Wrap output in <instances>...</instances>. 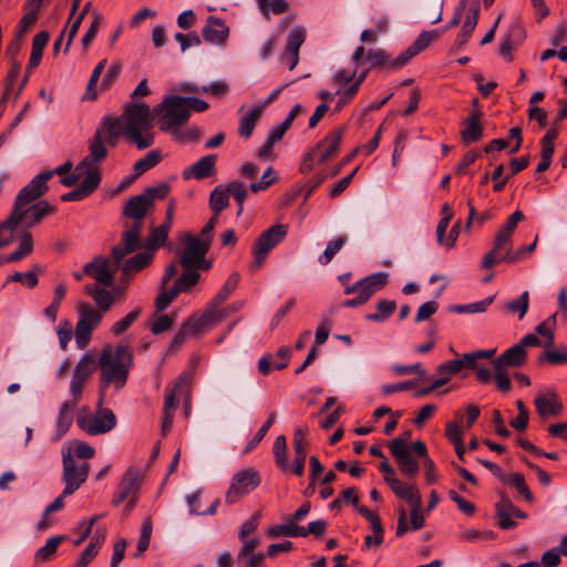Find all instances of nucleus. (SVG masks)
Returning <instances> with one entry per match:
<instances>
[{"label":"nucleus","instance_id":"nucleus-1","mask_svg":"<svg viewBox=\"0 0 567 567\" xmlns=\"http://www.w3.org/2000/svg\"><path fill=\"white\" fill-rule=\"evenodd\" d=\"M133 365V353L125 343L106 346L102 349L97 359L100 370V405L103 404L107 389L118 391L127 382L130 370Z\"/></svg>","mask_w":567,"mask_h":567},{"label":"nucleus","instance_id":"nucleus-2","mask_svg":"<svg viewBox=\"0 0 567 567\" xmlns=\"http://www.w3.org/2000/svg\"><path fill=\"white\" fill-rule=\"evenodd\" d=\"M53 208L47 200L32 205H13L8 218L0 223V247L8 246L13 239V233L21 227L27 229L38 225Z\"/></svg>","mask_w":567,"mask_h":567},{"label":"nucleus","instance_id":"nucleus-3","mask_svg":"<svg viewBox=\"0 0 567 567\" xmlns=\"http://www.w3.org/2000/svg\"><path fill=\"white\" fill-rule=\"evenodd\" d=\"M154 117L156 115H154L153 109H150L146 103L128 104L122 114L124 134L138 150H145L154 143L152 133Z\"/></svg>","mask_w":567,"mask_h":567},{"label":"nucleus","instance_id":"nucleus-4","mask_svg":"<svg viewBox=\"0 0 567 567\" xmlns=\"http://www.w3.org/2000/svg\"><path fill=\"white\" fill-rule=\"evenodd\" d=\"M523 219L520 210L508 216L505 225L496 234L494 248L484 256L482 268L489 269L499 262L514 264L520 260V251L511 252V243L518 223Z\"/></svg>","mask_w":567,"mask_h":567},{"label":"nucleus","instance_id":"nucleus-5","mask_svg":"<svg viewBox=\"0 0 567 567\" xmlns=\"http://www.w3.org/2000/svg\"><path fill=\"white\" fill-rule=\"evenodd\" d=\"M153 113L158 117V127L163 132L173 131L175 126L184 125L190 117L187 111L185 96L167 95L153 107Z\"/></svg>","mask_w":567,"mask_h":567},{"label":"nucleus","instance_id":"nucleus-6","mask_svg":"<svg viewBox=\"0 0 567 567\" xmlns=\"http://www.w3.org/2000/svg\"><path fill=\"white\" fill-rule=\"evenodd\" d=\"M168 192L169 186L165 183L147 187L142 194L132 196L127 200L123 207V215L142 227L144 217L154 208V202L165 198Z\"/></svg>","mask_w":567,"mask_h":567},{"label":"nucleus","instance_id":"nucleus-7","mask_svg":"<svg viewBox=\"0 0 567 567\" xmlns=\"http://www.w3.org/2000/svg\"><path fill=\"white\" fill-rule=\"evenodd\" d=\"M389 449L400 471L406 476L414 477L419 472V463L413 458L412 453L420 457L426 456L425 444L416 441L409 445L401 437H395L390 442Z\"/></svg>","mask_w":567,"mask_h":567},{"label":"nucleus","instance_id":"nucleus-8","mask_svg":"<svg viewBox=\"0 0 567 567\" xmlns=\"http://www.w3.org/2000/svg\"><path fill=\"white\" fill-rule=\"evenodd\" d=\"M78 426L89 435H101L110 432L116 425L115 414L110 409L99 410L93 414L89 406H82L76 413Z\"/></svg>","mask_w":567,"mask_h":567},{"label":"nucleus","instance_id":"nucleus-9","mask_svg":"<svg viewBox=\"0 0 567 567\" xmlns=\"http://www.w3.org/2000/svg\"><path fill=\"white\" fill-rule=\"evenodd\" d=\"M184 248L178 251L179 265L182 267H199L202 270H208L212 264L206 259L210 248L207 241L186 233L182 239Z\"/></svg>","mask_w":567,"mask_h":567},{"label":"nucleus","instance_id":"nucleus-10","mask_svg":"<svg viewBox=\"0 0 567 567\" xmlns=\"http://www.w3.org/2000/svg\"><path fill=\"white\" fill-rule=\"evenodd\" d=\"M288 227L286 225H274L262 231L252 248L254 260L250 264V271H257L265 260L269 251L280 244L287 236Z\"/></svg>","mask_w":567,"mask_h":567},{"label":"nucleus","instance_id":"nucleus-11","mask_svg":"<svg viewBox=\"0 0 567 567\" xmlns=\"http://www.w3.org/2000/svg\"><path fill=\"white\" fill-rule=\"evenodd\" d=\"M183 268L184 272L171 288L159 290L154 302L157 312L164 311L181 292L189 291L198 282V270H202L199 267Z\"/></svg>","mask_w":567,"mask_h":567},{"label":"nucleus","instance_id":"nucleus-12","mask_svg":"<svg viewBox=\"0 0 567 567\" xmlns=\"http://www.w3.org/2000/svg\"><path fill=\"white\" fill-rule=\"evenodd\" d=\"M62 465L63 495H72L87 480L90 464L73 460L71 454H62Z\"/></svg>","mask_w":567,"mask_h":567},{"label":"nucleus","instance_id":"nucleus-13","mask_svg":"<svg viewBox=\"0 0 567 567\" xmlns=\"http://www.w3.org/2000/svg\"><path fill=\"white\" fill-rule=\"evenodd\" d=\"M260 484V476L255 468H245L237 472L233 478L231 484L226 492L225 501L228 504H234L244 495L254 491Z\"/></svg>","mask_w":567,"mask_h":567},{"label":"nucleus","instance_id":"nucleus-14","mask_svg":"<svg viewBox=\"0 0 567 567\" xmlns=\"http://www.w3.org/2000/svg\"><path fill=\"white\" fill-rule=\"evenodd\" d=\"M121 267V261L113 255L110 257H96L83 267V274L92 277L100 285L111 287L114 282V275Z\"/></svg>","mask_w":567,"mask_h":567},{"label":"nucleus","instance_id":"nucleus-15","mask_svg":"<svg viewBox=\"0 0 567 567\" xmlns=\"http://www.w3.org/2000/svg\"><path fill=\"white\" fill-rule=\"evenodd\" d=\"M144 478L143 471L137 466H130L123 474L117 489L113 495L112 504L118 506L127 497L138 496L140 487Z\"/></svg>","mask_w":567,"mask_h":567},{"label":"nucleus","instance_id":"nucleus-16","mask_svg":"<svg viewBox=\"0 0 567 567\" xmlns=\"http://www.w3.org/2000/svg\"><path fill=\"white\" fill-rule=\"evenodd\" d=\"M105 142L106 140L104 138L103 131L97 130L89 141V155L80 162L79 169L87 168L89 174L94 172L101 176L99 163L107 156Z\"/></svg>","mask_w":567,"mask_h":567},{"label":"nucleus","instance_id":"nucleus-17","mask_svg":"<svg viewBox=\"0 0 567 567\" xmlns=\"http://www.w3.org/2000/svg\"><path fill=\"white\" fill-rule=\"evenodd\" d=\"M441 32L437 30L423 31L419 34L412 45L406 48L389 64L392 70H399L404 66L413 56L425 50L432 41L440 37Z\"/></svg>","mask_w":567,"mask_h":567},{"label":"nucleus","instance_id":"nucleus-18","mask_svg":"<svg viewBox=\"0 0 567 567\" xmlns=\"http://www.w3.org/2000/svg\"><path fill=\"white\" fill-rule=\"evenodd\" d=\"M125 227L126 229L122 234L120 244L114 246L112 249L113 257L121 262L127 255L136 251L142 247V227H140L138 224H132V226Z\"/></svg>","mask_w":567,"mask_h":567},{"label":"nucleus","instance_id":"nucleus-19","mask_svg":"<svg viewBox=\"0 0 567 567\" xmlns=\"http://www.w3.org/2000/svg\"><path fill=\"white\" fill-rule=\"evenodd\" d=\"M52 177V173H40L35 175L17 195L13 205H32L34 200L41 197L47 190V182Z\"/></svg>","mask_w":567,"mask_h":567},{"label":"nucleus","instance_id":"nucleus-20","mask_svg":"<svg viewBox=\"0 0 567 567\" xmlns=\"http://www.w3.org/2000/svg\"><path fill=\"white\" fill-rule=\"evenodd\" d=\"M344 128L339 127L328 134L322 141H320L317 144V147L315 151H312L308 156L309 161L317 162L318 164H321L332 157L339 150L342 135H343Z\"/></svg>","mask_w":567,"mask_h":567},{"label":"nucleus","instance_id":"nucleus-21","mask_svg":"<svg viewBox=\"0 0 567 567\" xmlns=\"http://www.w3.org/2000/svg\"><path fill=\"white\" fill-rule=\"evenodd\" d=\"M202 37L207 43L224 47L229 37V27L225 20L209 16L202 28Z\"/></svg>","mask_w":567,"mask_h":567},{"label":"nucleus","instance_id":"nucleus-22","mask_svg":"<svg viewBox=\"0 0 567 567\" xmlns=\"http://www.w3.org/2000/svg\"><path fill=\"white\" fill-rule=\"evenodd\" d=\"M496 516L498 518V526L502 529H511L516 526V523L512 519L513 517L519 519H526L527 514L516 507L512 501L507 497H502L495 505Z\"/></svg>","mask_w":567,"mask_h":567},{"label":"nucleus","instance_id":"nucleus-23","mask_svg":"<svg viewBox=\"0 0 567 567\" xmlns=\"http://www.w3.org/2000/svg\"><path fill=\"white\" fill-rule=\"evenodd\" d=\"M536 411L540 417L546 419L557 416L563 411V404L559 402L555 391L547 390L536 396L535 401Z\"/></svg>","mask_w":567,"mask_h":567},{"label":"nucleus","instance_id":"nucleus-24","mask_svg":"<svg viewBox=\"0 0 567 567\" xmlns=\"http://www.w3.org/2000/svg\"><path fill=\"white\" fill-rule=\"evenodd\" d=\"M101 176L92 172L87 174L78 185V187L61 196L63 202L82 200L90 196L100 185Z\"/></svg>","mask_w":567,"mask_h":567},{"label":"nucleus","instance_id":"nucleus-25","mask_svg":"<svg viewBox=\"0 0 567 567\" xmlns=\"http://www.w3.org/2000/svg\"><path fill=\"white\" fill-rule=\"evenodd\" d=\"M527 360L526 350L519 343L514 344L492 361L493 368H518Z\"/></svg>","mask_w":567,"mask_h":567},{"label":"nucleus","instance_id":"nucleus-26","mask_svg":"<svg viewBox=\"0 0 567 567\" xmlns=\"http://www.w3.org/2000/svg\"><path fill=\"white\" fill-rule=\"evenodd\" d=\"M480 18V7L477 3H472L465 13L464 21L460 33L454 41V48L461 49L467 43L474 29L477 25Z\"/></svg>","mask_w":567,"mask_h":567},{"label":"nucleus","instance_id":"nucleus-27","mask_svg":"<svg viewBox=\"0 0 567 567\" xmlns=\"http://www.w3.org/2000/svg\"><path fill=\"white\" fill-rule=\"evenodd\" d=\"M17 238L20 240L17 249L6 257L0 256V266L6 262H16L22 260L33 252V238L30 230L20 229Z\"/></svg>","mask_w":567,"mask_h":567},{"label":"nucleus","instance_id":"nucleus-28","mask_svg":"<svg viewBox=\"0 0 567 567\" xmlns=\"http://www.w3.org/2000/svg\"><path fill=\"white\" fill-rule=\"evenodd\" d=\"M388 280V274L385 272H375L364 277L363 279L357 281V295L360 296L365 302L374 295L377 291L381 290Z\"/></svg>","mask_w":567,"mask_h":567},{"label":"nucleus","instance_id":"nucleus-29","mask_svg":"<svg viewBox=\"0 0 567 567\" xmlns=\"http://www.w3.org/2000/svg\"><path fill=\"white\" fill-rule=\"evenodd\" d=\"M384 481L392 492L399 498L405 501L410 506H416L421 503L420 492L414 485L404 484L399 478L392 476H384Z\"/></svg>","mask_w":567,"mask_h":567},{"label":"nucleus","instance_id":"nucleus-30","mask_svg":"<svg viewBox=\"0 0 567 567\" xmlns=\"http://www.w3.org/2000/svg\"><path fill=\"white\" fill-rule=\"evenodd\" d=\"M525 38V31L518 23H513L508 28L507 33L501 39L499 53L502 56L512 61V51Z\"/></svg>","mask_w":567,"mask_h":567},{"label":"nucleus","instance_id":"nucleus-31","mask_svg":"<svg viewBox=\"0 0 567 567\" xmlns=\"http://www.w3.org/2000/svg\"><path fill=\"white\" fill-rule=\"evenodd\" d=\"M187 374L179 375V378L173 384L166 386L163 411L173 412L177 406L181 395L187 390Z\"/></svg>","mask_w":567,"mask_h":567},{"label":"nucleus","instance_id":"nucleus-32","mask_svg":"<svg viewBox=\"0 0 567 567\" xmlns=\"http://www.w3.org/2000/svg\"><path fill=\"white\" fill-rule=\"evenodd\" d=\"M482 112L472 110L465 120V128L461 132L462 141L471 144L478 141L483 135V126L481 124Z\"/></svg>","mask_w":567,"mask_h":567},{"label":"nucleus","instance_id":"nucleus-33","mask_svg":"<svg viewBox=\"0 0 567 567\" xmlns=\"http://www.w3.org/2000/svg\"><path fill=\"white\" fill-rule=\"evenodd\" d=\"M76 405L74 401H65L61 404L55 421V440L62 439L71 427Z\"/></svg>","mask_w":567,"mask_h":567},{"label":"nucleus","instance_id":"nucleus-34","mask_svg":"<svg viewBox=\"0 0 567 567\" xmlns=\"http://www.w3.org/2000/svg\"><path fill=\"white\" fill-rule=\"evenodd\" d=\"M215 155H206L202 157L199 161L187 167L184 172L185 178H195V179H204L209 177L215 172Z\"/></svg>","mask_w":567,"mask_h":567},{"label":"nucleus","instance_id":"nucleus-35","mask_svg":"<svg viewBox=\"0 0 567 567\" xmlns=\"http://www.w3.org/2000/svg\"><path fill=\"white\" fill-rule=\"evenodd\" d=\"M153 259V252L146 250L134 255L124 262H121L123 280L144 269Z\"/></svg>","mask_w":567,"mask_h":567},{"label":"nucleus","instance_id":"nucleus-36","mask_svg":"<svg viewBox=\"0 0 567 567\" xmlns=\"http://www.w3.org/2000/svg\"><path fill=\"white\" fill-rule=\"evenodd\" d=\"M364 48L362 45L358 47L352 54V63L354 64L352 70L340 69L333 75V81L340 86L343 87L347 84L354 82V78L358 72V64L364 56Z\"/></svg>","mask_w":567,"mask_h":567},{"label":"nucleus","instance_id":"nucleus-37","mask_svg":"<svg viewBox=\"0 0 567 567\" xmlns=\"http://www.w3.org/2000/svg\"><path fill=\"white\" fill-rule=\"evenodd\" d=\"M85 291L96 303V310L101 311L102 313L107 312L114 303L113 293L97 285L86 286Z\"/></svg>","mask_w":567,"mask_h":567},{"label":"nucleus","instance_id":"nucleus-38","mask_svg":"<svg viewBox=\"0 0 567 567\" xmlns=\"http://www.w3.org/2000/svg\"><path fill=\"white\" fill-rule=\"evenodd\" d=\"M264 111V105L255 106L245 114L239 122L238 133L244 138H249Z\"/></svg>","mask_w":567,"mask_h":567},{"label":"nucleus","instance_id":"nucleus-39","mask_svg":"<svg viewBox=\"0 0 567 567\" xmlns=\"http://www.w3.org/2000/svg\"><path fill=\"white\" fill-rule=\"evenodd\" d=\"M49 41V34L44 31L39 32L34 35L32 41V51L28 63V71L32 72L34 68H37L42 59L43 49Z\"/></svg>","mask_w":567,"mask_h":567},{"label":"nucleus","instance_id":"nucleus-40","mask_svg":"<svg viewBox=\"0 0 567 567\" xmlns=\"http://www.w3.org/2000/svg\"><path fill=\"white\" fill-rule=\"evenodd\" d=\"M41 265L35 264L32 269L27 272H13L7 277L6 284L9 281L21 282L28 288H34L39 284L38 274H43Z\"/></svg>","mask_w":567,"mask_h":567},{"label":"nucleus","instance_id":"nucleus-41","mask_svg":"<svg viewBox=\"0 0 567 567\" xmlns=\"http://www.w3.org/2000/svg\"><path fill=\"white\" fill-rule=\"evenodd\" d=\"M396 309V302L389 299H380L377 302V312L368 313L365 319L373 322H384L393 315Z\"/></svg>","mask_w":567,"mask_h":567},{"label":"nucleus","instance_id":"nucleus-42","mask_svg":"<svg viewBox=\"0 0 567 567\" xmlns=\"http://www.w3.org/2000/svg\"><path fill=\"white\" fill-rule=\"evenodd\" d=\"M62 454H71L72 458L78 462H87V460L94 457L95 450L85 442L74 441L66 451H62Z\"/></svg>","mask_w":567,"mask_h":567},{"label":"nucleus","instance_id":"nucleus-43","mask_svg":"<svg viewBox=\"0 0 567 567\" xmlns=\"http://www.w3.org/2000/svg\"><path fill=\"white\" fill-rule=\"evenodd\" d=\"M468 359L462 355L458 359L445 361L436 368V373L437 375H446L450 381L454 374H457L463 369H468Z\"/></svg>","mask_w":567,"mask_h":567},{"label":"nucleus","instance_id":"nucleus-44","mask_svg":"<svg viewBox=\"0 0 567 567\" xmlns=\"http://www.w3.org/2000/svg\"><path fill=\"white\" fill-rule=\"evenodd\" d=\"M65 539V536H54L47 540L45 545L40 547L35 555V563H45L53 558L59 545Z\"/></svg>","mask_w":567,"mask_h":567},{"label":"nucleus","instance_id":"nucleus-45","mask_svg":"<svg viewBox=\"0 0 567 567\" xmlns=\"http://www.w3.org/2000/svg\"><path fill=\"white\" fill-rule=\"evenodd\" d=\"M104 533L94 536L89 546L83 550L74 567H86L97 555L101 544L104 542Z\"/></svg>","mask_w":567,"mask_h":567},{"label":"nucleus","instance_id":"nucleus-46","mask_svg":"<svg viewBox=\"0 0 567 567\" xmlns=\"http://www.w3.org/2000/svg\"><path fill=\"white\" fill-rule=\"evenodd\" d=\"M23 9H24V14L18 24L17 35H19V37H22V34L25 33L28 31V29L37 22L38 13H39L41 7L25 2L23 6Z\"/></svg>","mask_w":567,"mask_h":567},{"label":"nucleus","instance_id":"nucleus-47","mask_svg":"<svg viewBox=\"0 0 567 567\" xmlns=\"http://www.w3.org/2000/svg\"><path fill=\"white\" fill-rule=\"evenodd\" d=\"M166 133H169L171 136L182 143H188L193 141H197L200 136V130L199 127L193 125V126H175L173 131H167Z\"/></svg>","mask_w":567,"mask_h":567},{"label":"nucleus","instance_id":"nucleus-48","mask_svg":"<svg viewBox=\"0 0 567 567\" xmlns=\"http://www.w3.org/2000/svg\"><path fill=\"white\" fill-rule=\"evenodd\" d=\"M503 482L513 486L528 503H532L534 501V496L530 489L528 488L523 474L518 472L512 473L509 475H506Z\"/></svg>","mask_w":567,"mask_h":567},{"label":"nucleus","instance_id":"nucleus-49","mask_svg":"<svg viewBox=\"0 0 567 567\" xmlns=\"http://www.w3.org/2000/svg\"><path fill=\"white\" fill-rule=\"evenodd\" d=\"M272 452L276 465L281 471H288L289 463L287 460V439L285 435L277 436L274 443Z\"/></svg>","mask_w":567,"mask_h":567},{"label":"nucleus","instance_id":"nucleus-50","mask_svg":"<svg viewBox=\"0 0 567 567\" xmlns=\"http://www.w3.org/2000/svg\"><path fill=\"white\" fill-rule=\"evenodd\" d=\"M79 321L84 322L86 326H90V328L94 330L101 322L104 313L86 303H81L79 306Z\"/></svg>","mask_w":567,"mask_h":567},{"label":"nucleus","instance_id":"nucleus-51","mask_svg":"<svg viewBox=\"0 0 567 567\" xmlns=\"http://www.w3.org/2000/svg\"><path fill=\"white\" fill-rule=\"evenodd\" d=\"M240 276L238 272H233L216 296L210 300L214 305H221L237 288Z\"/></svg>","mask_w":567,"mask_h":567},{"label":"nucleus","instance_id":"nucleus-52","mask_svg":"<svg viewBox=\"0 0 567 567\" xmlns=\"http://www.w3.org/2000/svg\"><path fill=\"white\" fill-rule=\"evenodd\" d=\"M302 534L303 530L300 528V526H297L290 519H287L285 524L276 525L268 529V535L270 537H300Z\"/></svg>","mask_w":567,"mask_h":567},{"label":"nucleus","instance_id":"nucleus-53","mask_svg":"<svg viewBox=\"0 0 567 567\" xmlns=\"http://www.w3.org/2000/svg\"><path fill=\"white\" fill-rule=\"evenodd\" d=\"M529 307V293L525 290L517 299L509 300L505 303V309L511 313H516L518 319L522 320Z\"/></svg>","mask_w":567,"mask_h":567},{"label":"nucleus","instance_id":"nucleus-54","mask_svg":"<svg viewBox=\"0 0 567 567\" xmlns=\"http://www.w3.org/2000/svg\"><path fill=\"white\" fill-rule=\"evenodd\" d=\"M348 240L347 236H339L338 238L330 240L322 255L319 256L318 261L320 265H328L333 257L342 249Z\"/></svg>","mask_w":567,"mask_h":567},{"label":"nucleus","instance_id":"nucleus-55","mask_svg":"<svg viewBox=\"0 0 567 567\" xmlns=\"http://www.w3.org/2000/svg\"><path fill=\"white\" fill-rule=\"evenodd\" d=\"M494 301V296H489L481 301L467 303V305H456L451 308V310L455 313H482L485 312L488 306Z\"/></svg>","mask_w":567,"mask_h":567},{"label":"nucleus","instance_id":"nucleus-56","mask_svg":"<svg viewBox=\"0 0 567 567\" xmlns=\"http://www.w3.org/2000/svg\"><path fill=\"white\" fill-rule=\"evenodd\" d=\"M229 197L226 189H223L221 186H217L212 193L209 197V206L213 210V215L218 217L219 213L224 210L228 206Z\"/></svg>","mask_w":567,"mask_h":567},{"label":"nucleus","instance_id":"nucleus-57","mask_svg":"<svg viewBox=\"0 0 567 567\" xmlns=\"http://www.w3.org/2000/svg\"><path fill=\"white\" fill-rule=\"evenodd\" d=\"M96 367L95 360L91 354L83 355L74 368L73 375L87 382Z\"/></svg>","mask_w":567,"mask_h":567},{"label":"nucleus","instance_id":"nucleus-58","mask_svg":"<svg viewBox=\"0 0 567 567\" xmlns=\"http://www.w3.org/2000/svg\"><path fill=\"white\" fill-rule=\"evenodd\" d=\"M103 128L106 130V143L111 145L116 144L117 137L124 133V123L122 116L120 118H105L103 122Z\"/></svg>","mask_w":567,"mask_h":567},{"label":"nucleus","instance_id":"nucleus-59","mask_svg":"<svg viewBox=\"0 0 567 567\" xmlns=\"http://www.w3.org/2000/svg\"><path fill=\"white\" fill-rule=\"evenodd\" d=\"M169 231V221L163 223L158 227H154L151 229L150 236L146 241V246L148 249H155L159 245L164 244L167 239V235Z\"/></svg>","mask_w":567,"mask_h":567},{"label":"nucleus","instance_id":"nucleus-60","mask_svg":"<svg viewBox=\"0 0 567 567\" xmlns=\"http://www.w3.org/2000/svg\"><path fill=\"white\" fill-rule=\"evenodd\" d=\"M306 40V29L302 25L295 27L287 37L286 50L299 53L300 47Z\"/></svg>","mask_w":567,"mask_h":567},{"label":"nucleus","instance_id":"nucleus-61","mask_svg":"<svg viewBox=\"0 0 567 567\" xmlns=\"http://www.w3.org/2000/svg\"><path fill=\"white\" fill-rule=\"evenodd\" d=\"M258 7L264 16L268 17L269 13L281 14L289 8L286 0H256Z\"/></svg>","mask_w":567,"mask_h":567},{"label":"nucleus","instance_id":"nucleus-62","mask_svg":"<svg viewBox=\"0 0 567 567\" xmlns=\"http://www.w3.org/2000/svg\"><path fill=\"white\" fill-rule=\"evenodd\" d=\"M161 162V153L158 151H151L143 158L134 164V171L137 176L153 168Z\"/></svg>","mask_w":567,"mask_h":567},{"label":"nucleus","instance_id":"nucleus-63","mask_svg":"<svg viewBox=\"0 0 567 567\" xmlns=\"http://www.w3.org/2000/svg\"><path fill=\"white\" fill-rule=\"evenodd\" d=\"M209 327L208 321L206 319L205 313L203 312L199 316L189 317L183 324L182 328L186 333L190 336H195L199 333L203 329Z\"/></svg>","mask_w":567,"mask_h":567},{"label":"nucleus","instance_id":"nucleus-64","mask_svg":"<svg viewBox=\"0 0 567 567\" xmlns=\"http://www.w3.org/2000/svg\"><path fill=\"white\" fill-rule=\"evenodd\" d=\"M142 309L135 308L134 310L130 311L124 318L116 321L112 328L111 331L114 336H120L123 332H125L141 316Z\"/></svg>","mask_w":567,"mask_h":567}]
</instances>
